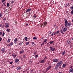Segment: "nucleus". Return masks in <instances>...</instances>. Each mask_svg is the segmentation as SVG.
<instances>
[{"instance_id": "f257e3e1", "label": "nucleus", "mask_w": 73, "mask_h": 73, "mask_svg": "<svg viewBox=\"0 0 73 73\" xmlns=\"http://www.w3.org/2000/svg\"><path fill=\"white\" fill-rule=\"evenodd\" d=\"M64 20L65 21V24H64L65 27H70V25H72V24H71L70 23H68V20L66 19H64Z\"/></svg>"}, {"instance_id": "f03ea898", "label": "nucleus", "mask_w": 73, "mask_h": 73, "mask_svg": "<svg viewBox=\"0 0 73 73\" xmlns=\"http://www.w3.org/2000/svg\"><path fill=\"white\" fill-rule=\"evenodd\" d=\"M66 31H67V28L65 27L63 29H62V30H60V32L61 33H62V35L64 34V32H65Z\"/></svg>"}, {"instance_id": "7ed1b4c3", "label": "nucleus", "mask_w": 73, "mask_h": 73, "mask_svg": "<svg viewBox=\"0 0 73 73\" xmlns=\"http://www.w3.org/2000/svg\"><path fill=\"white\" fill-rule=\"evenodd\" d=\"M5 48H2L1 49V50L2 51V53H4V52H5Z\"/></svg>"}, {"instance_id": "20e7f679", "label": "nucleus", "mask_w": 73, "mask_h": 73, "mask_svg": "<svg viewBox=\"0 0 73 73\" xmlns=\"http://www.w3.org/2000/svg\"><path fill=\"white\" fill-rule=\"evenodd\" d=\"M62 64V60H60L57 63V64L59 65H61Z\"/></svg>"}, {"instance_id": "39448f33", "label": "nucleus", "mask_w": 73, "mask_h": 73, "mask_svg": "<svg viewBox=\"0 0 73 73\" xmlns=\"http://www.w3.org/2000/svg\"><path fill=\"white\" fill-rule=\"evenodd\" d=\"M50 50L52 51V52H54V50H55V48H53L52 47H50Z\"/></svg>"}, {"instance_id": "423d86ee", "label": "nucleus", "mask_w": 73, "mask_h": 73, "mask_svg": "<svg viewBox=\"0 0 73 73\" xmlns=\"http://www.w3.org/2000/svg\"><path fill=\"white\" fill-rule=\"evenodd\" d=\"M5 27L6 28H8V27H9V23H6L5 24Z\"/></svg>"}, {"instance_id": "0eeeda50", "label": "nucleus", "mask_w": 73, "mask_h": 73, "mask_svg": "<svg viewBox=\"0 0 73 73\" xmlns=\"http://www.w3.org/2000/svg\"><path fill=\"white\" fill-rule=\"evenodd\" d=\"M71 72H73V68H71L68 71V73H70Z\"/></svg>"}, {"instance_id": "6e6552de", "label": "nucleus", "mask_w": 73, "mask_h": 73, "mask_svg": "<svg viewBox=\"0 0 73 73\" xmlns=\"http://www.w3.org/2000/svg\"><path fill=\"white\" fill-rule=\"evenodd\" d=\"M51 67L52 66H48V67L47 68L46 70L47 71H48L49 70V69H50L51 68Z\"/></svg>"}, {"instance_id": "1a4fd4ad", "label": "nucleus", "mask_w": 73, "mask_h": 73, "mask_svg": "<svg viewBox=\"0 0 73 73\" xmlns=\"http://www.w3.org/2000/svg\"><path fill=\"white\" fill-rule=\"evenodd\" d=\"M53 62H58V59H55L53 60Z\"/></svg>"}, {"instance_id": "9d476101", "label": "nucleus", "mask_w": 73, "mask_h": 73, "mask_svg": "<svg viewBox=\"0 0 73 73\" xmlns=\"http://www.w3.org/2000/svg\"><path fill=\"white\" fill-rule=\"evenodd\" d=\"M65 54H66V51H64L61 54L62 56H64V55H65Z\"/></svg>"}, {"instance_id": "9b49d317", "label": "nucleus", "mask_w": 73, "mask_h": 73, "mask_svg": "<svg viewBox=\"0 0 73 73\" xmlns=\"http://www.w3.org/2000/svg\"><path fill=\"white\" fill-rule=\"evenodd\" d=\"M66 66V64H63L62 67L63 68H65Z\"/></svg>"}, {"instance_id": "f8f14e48", "label": "nucleus", "mask_w": 73, "mask_h": 73, "mask_svg": "<svg viewBox=\"0 0 73 73\" xmlns=\"http://www.w3.org/2000/svg\"><path fill=\"white\" fill-rule=\"evenodd\" d=\"M40 63H45V60H42L40 62Z\"/></svg>"}, {"instance_id": "ddd939ff", "label": "nucleus", "mask_w": 73, "mask_h": 73, "mask_svg": "<svg viewBox=\"0 0 73 73\" xmlns=\"http://www.w3.org/2000/svg\"><path fill=\"white\" fill-rule=\"evenodd\" d=\"M31 11V9H27L26 11V12H30Z\"/></svg>"}, {"instance_id": "4468645a", "label": "nucleus", "mask_w": 73, "mask_h": 73, "mask_svg": "<svg viewBox=\"0 0 73 73\" xmlns=\"http://www.w3.org/2000/svg\"><path fill=\"white\" fill-rule=\"evenodd\" d=\"M18 61H19V60L18 59L16 58L15 60V62H17Z\"/></svg>"}, {"instance_id": "2eb2a0df", "label": "nucleus", "mask_w": 73, "mask_h": 73, "mask_svg": "<svg viewBox=\"0 0 73 73\" xmlns=\"http://www.w3.org/2000/svg\"><path fill=\"white\" fill-rule=\"evenodd\" d=\"M21 69V67H17V70H20V69Z\"/></svg>"}, {"instance_id": "dca6fc26", "label": "nucleus", "mask_w": 73, "mask_h": 73, "mask_svg": "<svg viewBox=\"0 0 73 73\" xmlns=\"http://www.w3.org/2000/svg\"><path fill=\"white\" fill-rule=\"evenodd\" d=\"M49 44H52L54 43V41H50L49 42Z\"/></svg>"}, {"instance_id": "f3484780", "label": "nucleus", "mask_w": 73, "mask_h": 73, "mask_svg": "<svg viewBox=\"0 0 73 73\" xmlns=\"http://www.w3.org/2000/svg\"><path fill=\"white\" fill-rule=\"evenodd\" d=\"M7 41V42H10V41H11V38H8Z\"/></svg>"}, {"instance_id": "a211bd4d", "label": "nucleus", "mask_w": 73, "mask_h": 73, "mask_svg": "<svg viewBox=\"0 0 73 73\" xmlns=\"http://www.w3.org/2000/svg\"><path fill=\"white\" fill-rule=\"evenodd\" d=\"M24 50H22L20 52V54H21V53H24Z\"/></svg>"}, {"instance_id": "6ab92c4d", "label": "nucleus", "mask_w": 73, "mask_h": 73, "mask_svg": "<svg viewBox=\"0 0 73 73\" xmlns=\"http://www.w3.org/2000/svg\"><path fill=\"white\" fill-rule=\"evenodd\" d=\"M29 42H27L26 43V45H29Z\"/></svg>"}, {"instance_id": "aec40b11", "label": "nucleus", "mask_w": 73, "mask_h": 73, "mask_svg": "<svg viewBox=\"0 0 73 73\" xmlns=\"http://www.w3.org/2000/svg\"><path fill=\"white\" fill-rule=\"evenodd\" d=\"M14 43H16V42H17V39L15 38V40H14Z\"/></svg>"}, {"instance_id": "412c9836", "label": "nucleus", "mask_w": 73, "mask_h": 73, "mask_svg": "<svg viewBox=\"0 0 73 73\" xmlns=\"http://www.w3.org/2000/svg\"><path fill=\"white\" fill-rule=\"evenodd\" d=\"M33 39L34 40H37V38L36 37V36H35L33 38Z\"/></svg>"}, {"instance_id": "4be33fe9", "label": "nucleus", "mask_w": 73, "mask_h": 73, "mask_svg": "<svg viewBox=\"0 0 73 73\" xmlns=\"http://www.w3.org/2000/svg\"><path fill=\"white\" fill-rule=\"evenodd\" d=\"M67 43L68 44H70L71 43V42L70 40H68L67 41Z\"/></svg>"}, {"instance_id": "5701e85b", "label": "nucleus", "mask_w": 73, "mask_h": 73, "mask_svg": "<svg viewBox=\"0 0 73 73\" xmlns=\"http://www.w3.org/2000/svg\"><path fill=\"white\" fill-rule=\"evenodd\" d=\"M44 27H45L46 25V24H47V23L46 22H44Z\"/></svg>"}, {"instance_id": "b1692460", "label": "nucleus", "mask_w": 73, "mask_h": 73, "mask_svg": "<svg viewBox=\"0 0 73 73\" xmlns=\"http://www.w3.org/2000/svg\"><path fill=\"white\" fill-rule=\"evenodd\" d=\"M7 32H9L10 31V29H7Z\"/></svg>"}, {"instance_id": "393cba45", "label": "nucleus", "mask_w": 73, "mask_h": 73, "mask_svg": "<svg viewBox=\"0 0 73 73\" xmlns=\"http://www.w3.org/2000/svg\"><path fill=\"white\" fill-rule=\"evenodd\" d=\"M13 42H11L10 43V45L11 46H12V45H13Z\"/></svg>"}, {"instance_id": "a878e982", "label": "nucleus", "mask_w": 73, "mask_h": 73, "mask_svg": "<svg viewBox=\"0 0 73 73\" xmlns=\"http://www.w3.org/2000/svg\"><path fill=\"white\" fill-rule=\"evenodd\" d=\"M25 40L27 41H28V38L27 37H26L25 38Z\"/></svg>"}, {"instance_id": "bb28decb", "label": "nucleus", "mask_w": 73, "mask_h": 73, "mask_svg": "<svg viewBox=\"0 0 73 73\" xmlns=\"http://www.w3.org/2000/svg\"><path fill=\"white\" fill-rule=\"evenodd\" d=\"M59 66H60L59 65H58V64H56V67L57 68H58V67Z\"/></svg>"}, {"instance_id": "cd10ccee", "label": "nucleus", "mask_w": 73, "mask_h": 73, "mask_svg": "<svg viewBox=\"0 0 73 73\" xmlns=\"http://www.w3.org/2000/svg\"><path fill=\"white\" fill-rule=\"evenodd\" d=\"M38 55L37 54L36 55H35V58H37V57H38Z\"/></svg>"}, {"instance_id": "c85d7f7f", "label": "nucleus", "mask_w": 73, "mask_h": 73, "mask_svg": "<svg viewBox=\"0 0 73 73\" xmlns=\"http://www.w3.org/2000/svg\"><path fill=\"white\" fill-rule=\"evenodd\" d=\"M47 41V39H45L44 40V42H46H46Z\"/></svg>"}, {"instance_id": "c756f323", "label": "nucleus", "mask_w": 73, "mask_h": 73, "mask_svg": "<svg viewBox=\"0 0 73 73\" xmlns=\"http://www.w3.org/2000/svg\"><path fill=\"white\" fill-rule=\"evenodd\" d=\"M9 3H8L7 4V6L8 7H9Z\"/></svg>"}, {"instance_id": "7c9ffc66", "label": "nucleus", "mask_w": 73, "mask_h": 73, "mask_svg": "<svg viewBox=\"0 0 73 73\" xmlns=\"http://www.w3.org/2000/svg\"><path fill=\"white\" fill-rule=\"evenodd\" d=\"M5 35V33H4V32H3V34H2V36L3 37V36H4Z\"/></svg>"}, {"instance_id": "2f4dec72", "label": "nucleus", "mask_w": 73, "mask_h": 73, "mask_svg": "<svg viewBox=\"0 0 73 73\" xmlns=\"http://www.w3.org/2000/svg\"><path fill=\"white\" fill-rule=\"evenodd\" d=\"M12 56H13V57H14V58H15V57H16L17 56L16 55H15L13 54H12Z\"/></svg>"}, {"instance_id": "473e14b6", "label": "nucleus", "mask_w": 73, "mask_h": 73, "mask_svg": "<svg viewBox=\"0 0 73 73\" xmlns=\"http://www.w3.org/2000/svg\"><path fill=\"white\" fill-rule=\"evenodd\" d=\"M60 33V31H57L56 34H58Z\"/></svg>"}, {"instance_id": "72a5a7b5", "label": "nucleus", "mask_w": 73, "mask_h": 73, "mask_svg": "<svg viewBox=\"0 0 73 73\" xmlns=\"http://www.w3.org/2000/svg\"><path fill=\"white\" fill-rule=\"evenodd\" d=\"M71 13L72 15H73V10H72L71 12Z\"/></svg>"}, {"instance_id": "f704fd0d", "label": "nucleus", "mask_w": 73, "mask_h": 73, "mask_svg": "<svg viewBox=\"0 0 73 73\" xmlns=\"http://www.w3.org/2000/svg\"><path fill=\"white\" fill-rule=\"evenodd\" d=\"M2 16H3V14L1 13L0 14V17H1Z\"/></svg>"}, {"instance_id": "c9c22d12", "label": "nucleus", "mask_w": 73, "mask_h": 73, "mask_svg": "<svg viewBox=\"0 0 73 73\" xmlns=\"http://www.w3.org/2000/svg\"><path fill=\"white\" fill-rule=\"evenodd\" d=\"M19 45H20V46H21V45H22V43H21V42L19 44Z\"/></svg>"}, {"instance_id": "e433bc0d", "label": "nucleus", "mask_w": 73, "mask_h": 73, "mask_svg": "<svg viewBox=\"0 0 73 73\" xmlns=\"http://www.w3.org/2000/svg\"><path fill=\"white\" fill-rule=\"evenodd\" d=\"M73 66H70L69 68L70 69V68H73Z\"/></svg>"}, {"instance_id": "4c0bfd02", "label": "nucleus", "mask_w": 73, "mask_h": 73, "mask_svg": "<svg viewBox=\"0 0 73 73\" xmlns=\"http://www.w3.org/2000/svg\"><path fill=\"white\" fill-rule=\"evenodd\" d=\"M13 64V62L12 61L10 62V64Z\"/></svg>"}, {"instance_id": "58836bf2", "label": "nucleus", "mask_w": 73, "mask_h": 73, "mask_svg": "<svg viewBox=\"0 0 73 73\" xmlns=\"http://www.w3.org/2000/svg\"><path fill=\"white\" fill-rule=\"evenodd\" d=\"M5 1V0H2V3H4Z\"/></svg>"}, {"instance_id": "ea45409f", "label": "nucleus", "mask_w": 73, "mask_h": 73, "mask_svg": "<svg viewBox=\"0 0 73 73\" xmlns=\"http://www.w3.org/2000/svg\"><path fill=\"white\" fill-rule=\"evenodd\" d=\"M44 42H43V43H42V44L41 45V46H42V45H44Z\"/></svg>"}, {"instance_id": "a19ab883", "label": "nucleus", "mask_w": 73, "mask_h": 73, "mask_svg": "<svg viewBox=\"0 0 73 73\" xmlns=\"http://www.w3.org/2000/svg\"><path fill=\"white\" fill-rule=\"evenodd\" d=\"M71 9H72V10H73V6H72L71 7Z\"/></svg>"}, {"instance_id": "79ce46f5", "label": "nucleus", "mask_w": 73, "mask_h": 73, "mask_svg": "<svg viewBox=\"0 0 73 73\" xmlns=\"http://www.w3.org/2000/svg\"><path fill=\"white\" fill-rule=\"evenodd\" d=\"M2 35V32H0V36Z\"/></svg>"}, {"instance_id": "37998d69", "label": "nucleus", "mask_w": 73, "mask_h": 73, "mask_svg": "<svg viewBox=\"0 0 73 73\" xmlns=\"http://www.w3.org/2000/svg\"><path fill=\"white\" fill-rule=\"evenodd\" d=\"M3 20H4V21H5V20H6V18H4L3 19Z\"/></svg>"}, {"instance_id": "c03bdc74", "label": "nucleus", "mask_w": 73, "mask_h": 73, "mask_svg": "<svg viewBox=\"0 0 73 73\" xmlns=\"http://www.w3.org/2000/svg\"><path fill=\"white\" fill-rule=\"evenodd\" d=\"M1 40H2V38H0V41H1Z\"/></svg>"}, {"instance_id": "a18cd8bd", "label": "nucleus", "mask_w": 73, "mask_h": 73, "mask_svg": "<svg viewBox=\"0 0 73 73\" xmlns=\"http://www.w3.org/2000/svg\"><path fill=\"white\" fill-rule=\"evenodd\" d=\"M10 44H7V46H10Z\"/></svg>"}, {"instance_id": "49530a36", "label": "nucleus", "mask_w": 73, "mask_h": 73, "mask_svg": "<svg viewBox=\"0 0 73 73\" xmlns=\"http://www.w3.org/2000/svg\"><path fill=\"white\" fill-rule=\"evenodd\" d=\"M48 58V57H47V56H45V58H44V59H46V58Z\"/></svg>"}, {"instance_id": "de8ad7c7", "label": "nucleus", "mask_w": 73, "mask_h": 73, "mask_svg": "<svg viewBox=\"0 0 73 73\" xmlns=\"http://www.w3.org/2000/svg\"><path fill=\"white\" fill-rule=\"evenodd\" d=\"M2 26V24H1V23H0V27H1Z\"/></svg>"}, {"instance_id": "09e8293b", "label": "nucleus", "mask_w": 73, "mask_h": 73, "mask_svg": "<svg viewBox=\"0 0 73 73\" xmlns=\"http://www.w3.org/2000/svg\"><path fill=\"white\" fill-rule=\"evenodd\" d=\"M14 3V1H12V2H11V3L12 4H13Z\"/></svg>"}, {"instance_id": "8fccbe9b", "label": "nucleus", "mask_w": 73, "mask_h": 73, "mask_svg": "<svg viewBox=\"0 0 73 73\" xmlns=\"http://www.w3.org/2000/svg\"><path fill=\"white\" fill-rule=\"evenodd\" d=\"M34 17H35V18H36V16L35 15L34 16Z\"/></svg>"}, {"instance_id": "3c124183", "label": "nucleus", "mask_w": 73, "mask_h": 73, "mask_svg": "<svg viewBox=\"0 0 73 73\" xmlns=\"http://www.w3.org/2000/svg\"><path fill=\"white\" fill-rule=\"evenodd\" d=\"M15 23H17V21H15Z\"/></svg>"}, {"instance_id": "603ef678", "label": "nucleus", "mask_w": 73, "mask_h": 73, "mask_svg": "<svg viewBox=\"0 0 73 73\" xmlns=\"http://www.w3.org/2000/svg\"><path fill=\"white\" fill-rule=\"evenodd\" d=\"M52 33V32L50 31V33H49V34H51Z\"/></svg>"}, {"instance_id": "864d4df0", "label": "nucleus", "mask_w": 73, "mask_h": 73, "mask_svg": "<svg viewBox=\"0 0 73 73\" xmlns=\"http://www.w3.org/2000/svg\"><path fill=\"white\" fill-rule=\"evenodd\" d=\"M66 5H67V6L66 7H68V5H68V4H66Z\"/></svg>"}, {"instance_id": "5fc2aeb1", "label": "nucleus", "mask_w": 73, "mask_h": 73, "mask_svg": "<svg viewBox=\"0 0 73 73\" xmlns=\"http://www.w3.org/2000/svg\"><path fill=\"white\" fill-rule=\"evenodd\" d=\"M54 34H55V35H57V32H55V33Z\"/></svg>"}, {"instance_id": "6e6d98bb", "label": "nucleus", "mask_w": 73, "mask_h": 73, "mask_svg": "<svg viewBox=\"0 0 73 73\" xmlns=\"http://www.w3.org/2000/svg\"><path fill=\"white\" fill-rule=\"evenodd\" d=\"M25 57H26V56H25V55H24V56H23V58H25Z\"/></svg>"}, {"instance_id": "4d7b16f0", "label": "nucleus", "mask_w": 73, "mask_h": 73, "mask_svg": "<svg viewBox=\"0 0 73 73\" xmlns=\"http://www.w3.org/2000/svg\"><path fill=\"white\" fill-rule=\"evenodd\" d=\"M36 54V52H34V54Z\"/></svg>"}, {"instance_id": "13d9d810", "label": "nucleus", "mask_w": 73, "mask_h": 73, "mask_svg": "<svg viewBox=\"0 0 73 73\" xmlns=\"http://www.w3.org/2000/svg\"><path fill=\"white\" fill-rule=\"evenodd\" d=\"M35 44V42H32V44Z\"/></svg>"}, {"instance_id": "bf43d9fd", "label": "nucleus", "mask_w": 73, "mask_h": 73, "mask_svg": "<svg viewBox=\"0 0 73 73\" xmlns=\"http://www.w3.org/2000/svg\"><path fill=\"white\" fill-rule=\"evenodd\" d=\"M57 68H56V67L54 68V69H57Z\"/></svg>"}, {"instance_id": "052dcab7", "label": "nucleus", "mask_w": 73, "mask_h": 73, "mask_svg": "<svg viewBox=\"0 0 73 73\" xmlns=\"http://www.w3.org/2000/svg\"><path fill=\"white\" fill-rule=\"evenodd\" d=\"M3 5H5V3H3Z\"/></svg>"}, {"instance_id": "680f3d73", "label": "nucleus", "mask_w": 73, "mask_h": 73, "mask_svg": "<svg viewBox=\"0 0 73 73\" xmlns=\"http://www.w3.org/2000/svg\"><path fill=\"white\" fill-rule=\"evenodd\" d=\"M28 24H27L26 25V26H28Z\"/></svg>"}, {"instance_id": "e2e57ef3", "label": "nucleus", "mask_w": 73, "mask_h": 73, "mask_svg": "<svg viewBox=\"0 0 73 73\" xmlns=\"http://www.w3.org/2000/svg\"><path fill=\"white\" fill-rule=\"evenodd\" d=\"M53 36V33H52V34L51 35V36Z\"/></svg>"}, {"instance_id": "0e129e2a", "label": "nucleus", "mask_w": 73, "mask_h": 73, "mask_svg": "<svg viewBox=\"0 0 73 73\" xmlns=\"http://www.w3.org/2000/svg\"><path fill=\"white\" fill-rule=\"evenodd\" d=\"M53 34L54 35H56V34H55V33H53Z\"/></svg>"}, {"instance_id": "69168bd1", "label": "nucleus", "mask_w": 73, "mask_h": 73, "mask_svg": "<svg viewBox=\"0 0 73 73\" xmlns=\"http://www.w3.org/2000/svg\"><path fill=\"white\" fill-rule=\"evenodd\" d=\"M41 40H42V39H43V38H41Z\"/></svg>"}, {"instance_id": "338daca9", "label": "nucleus", "mask_w": 73, "mask_h": 73, "mask_svg": "<svg viewBox=\"0 0 73 73\" xmlns=\"http://www.w3.org/2000/svg\"><path fill=\"white\" fill-rule=\"evenodd\" d=\"M72 23H73V19H72Z\"/></svg>"}, {"instance_id": "774afa93", "label": "nucleus", "mask_w": 73, "mask_h": 73, "mask_svg": "<svg viewBox=\"0 0 73 73\" xmlns=\"http://www.w3.org/2000/svg\"><path fill=\"white\" fill-rule=\"evenodd\" d=\"M58 73H62V72H58Z\"/></svg>"}]
</instances>
